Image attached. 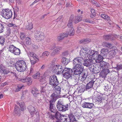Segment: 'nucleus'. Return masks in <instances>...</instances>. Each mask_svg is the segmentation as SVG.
I'll return each instance as SVG.
<instances>
[{
  "instance_id": "49530a36",
  "label": "nucleus",
  "mask_w": 122,
  "mask_h": 122,
  "mask_svg": "<svg viewBox=\"0 0 122 122\" xmlns=\"http://www.w3.org/2000/svg\"><path fill=\"white\" fill-rule=\"evenodd\" d=\"M33 27V24L30 23H29L28 25L26 26V29L27 30H30L32 29Z\"/></svg>"
},
{
  "instance_id": "bb28decb",
  "label": "nucleus",
  "mask_w": 122,
  "mask_h": 122,
  "mask_svg": "<svg viewBox=\"0 0 122 122\" xmlns=\"http://www.w3.org/2000/svg\"><path fill=\"white\" fill-rule=\"evenodd\" d=\"M7 11L8 10L7 9H6L4 10H3L1 12L2 15L3 17L7 19H8Z\"/></svg>"
},
{
  "instance_id": "f257e3e1",
  "label": "nucleus",
  "mask_w": 122,
  "mask_h": 122,
  "mask_svg": "<svg viewBox=\"0 0 122 122\" xmlns=\"http://www.w3.org/2000/svg\"><path fill=\"white\" fill-rule=\"evenodd\" d=\"M56 107L59 111L63 112L68 110L70 106L68 104L65 103L63 99H60L57 102Z\"/></svg>"
},
{
  "instance_id": "69168bd1",
  "label": "nucleus",
  "mask_w": 122,
  "mask_h": 122,
  "mask_svg": "<svg viewBox=\"0 0 122 122\" xmlns=\"http://www.w3.org/2000/svg\"><path fill=\"white\" fill-rule=\"evenodd\" d=\"M50 52L48 51H45L42 54V56H48L50 54Z\"/></svg>"
},
{
  "instance_id": "e2e57ef3",
  "label": "nucleus",
  "mask_w": 122,
  "mask_h": 122,
  "mask_svg": "<svg viewBox=\"0 0 122 122\" xmlns=\"http://www.w3.org/2000/svg\"><path fill=\"white\" fill-rule=\"evenodd\" d=\"M64 116L63 115V116L61 117V118H60V119L59 120H58L56 121V122H65V119H63V117H64Z\"/></svg>"
},
{
  "instance_id": "774afa93",
  "label": "nucleus",
  "mask_w": 122,
  "mask_h": 122,
  "mask_svg": "<svg viewBox=\"0 0 122 122\" xmlns=\"http://www.w3.org/2000/svg\"><path fill=\"white\" fill-rule=\"evenodd\" d=\"M63 118V119H65V122H70L69 118H66V116H64Z\"/></svg>"
},
{
  "instance_id": "412c9836",
  "label": "nucleus",
  "mask_w": 122,
  "mask_h": 122,
  "mask_svg": "<svg viewBox=\"0 0 122 122\" xmlns=\"http://www.w3.org/2000/svg\"><path fill=\"white\" fill-rule=\"evenodd\" d=\"M16 75L15 73L8 70V78H10V79H12L14 76L16 77Z\"/></svg>"
},
{
  "instance_id": "2eb2a0df",
  "label": "nucleus",
  "mask_w": 122,
  "mask_h": 122,
  "mask_svg": "<svg viewBox=\"0 0 122 122\" xmlns=\"http://www.w3.org/2000/svg\"><path fill=\"white\" fill-rule=\"evenodd\" d=\"M73 72L74 73L73 74V76H78V75L80 73L83 72V70L82 69H77L75 68H73Z\"/></svg>"
},
{
  "instance_id": "39448f33",
  "label": "nucleus",
  "mask_w": 122,
  "mask_h": 122,
  "mask_svg": "<svg viewBox=\"0 0 122 122\" xmlns=\"http://www.w3.org/2000/svg\"><path fill=\"white\" fill-rule=\"evenodd\" d=\"M28 55L30 57V59L32 65H34L39 61L38 56L33 52H30L28 53Z\"/></svg>"
},
{
  "instance_id": "a878e982",
  "label": "nucleus",
  "mask_w": 122,
  "mask_h": 122,
  "mask_svg": "<svg viewBox=\"0 0 122 122\" xmlns=\"http://www.w3.org/2000/svg\"><path fill=\"white\" fill-rule=\"evenodd\" d=\"M68 31L67 32L66 34H68V36L69 35L70 36H73L74 34L75 31L73 28H70L68 29Z\"/></svg>"
},
{
  "instance_id": "3c124183",
  "label": "nucleus",
  "mask_w": 122,
  "mask_h": 122,
  "mask_svg": "<svg viewBox=\"0 0 122 122\" xmlns=\"http://www.w3.org/2000/svg\"><path fill=\"white\" fill-rule=\"evenodd\" d=\"M91 51V53L90 54V57L91 56V57H93V56L95 54V55H97V51H94L93 50H90Z\"/></svg>"
},
{
  "instance_id": "37998d69",
  "label": "nucleus",
  "mask_w": 122,
  "mask_h": 122,
  "mask_svg": "<svg viewBox=\"0 0 122 122\" xmlns=\"http://www.w3.org/2000/svg\"><path fill=\"white\" fill-rule=\"evenodd\" d=\"M26 44L28 45H30L31 44V39L29 37H27L25 39Z\"/></svg>"
},
{
  "instance_id": "680f3d73",
  "label": "nucleus",
  "mask_w": 122,
  "mask_h": 122,
  "mask_svg": "<svg viewBox=\"0 0 122 122\" xmlns=\"http://www.w3.org/2000/svg\"><path fill=\"white\" fill-rule=\"evenodd\" d=\"M68 52L66 51L62 53V56L66 57L68 56Z\"/></svg>"
},
{
  "instance_id": "6ab92c4d",
  "label": "nucleus",
  "mask_w": 122,
  "mask_h": 122,
  "mask_svg": "<svg viewBox=\"0 0 122 122\" xmlns=\"http://www.w3.org/2000/svg\"><path fill=\"white\" fill-rule=\"evenodd\" d=\"M6 68L2 64L0 65V72L2 74H6L7 73Z\"/></svg>"
},
{
  "instance_id": "9b49d317",
  "label": "nucleus",
  "mask_w": 122,
  "mask_h": 122,
  "mask_svg": "<svg viewBox=\"0 0 122 122\" xmlns=\"http://www.w3.org/2000/svg\"><path fill=\"white\" fill-rule=\"evenodd\" d=\"M109 72L110 71L108 69H104L100 72L99 74V76L100 77L105 78Z\"/></svg>"
},
{
  "instance_id": "ddd939ff",
  "label": "nucleus",
  "mask_w": 122,
  "mask_h": 122,
  "mask_svg": "<svg viewBox=\"0 0 122 122\" xmlns=\"http://www.w3.org/2000/svg\"><path fill=\"white\" fill-rule=\"evenodd\" d=\"M68 117L70 120V122H78V119L77 118L76 116H74L72 113H70L68 115Z\"/></svg>"
},
{
  "instance_id": "8fccbe9b",
  "label": "nucleus",
  "mask_w": 122,
  "mask_h": 122,
  "mask_svg": "<svg viewBox=\"0 0 122 122\" xmlns=\"http://www.w3.org/2000/svg\"><path fill=\"white\" fill-rule=\"evenodd\" d=\"M91 12L92 13V14L90 15L91 17L93 18L96 15V13L95 10L93 9H91Z\"/></svg>"
},
{
  "instance_id": "c03bdc74",
  "label": "nucleus",
  "mask_w": 122,
  "mask_h": 122,
  "mask_svg": "<svg viewBox=\"0 0 122 122\" xmlns=\"http://www.w3.org/2000/svg\"><path fill=\"white\" fill-rule=\"evenodd\" d=\"M62 49V48L61 47L57 46L55 47L54 50L57 54L59 53V52L61 51Z\"/></svg>"
},
{
  "instance_id": "c9c22d12",
  "label": "nucleus",
  "mask_w": 122,
  "mask_h": 122,
  "mask_svg": "<svg viewBox=\"0 0 122 122\" xmlns=\"http://www.w3.org/2000/svg\"><path fill=\"white\" fill-rule=\"evenodd\" d=\"M63 115H61L60 113L57 111L56 112L55 115V117L57 120H59L60 118L63 116Z\"/></svg>"
},
{
  "instance_id": "9d476101",
  "label": "nucleus",
  "mask_w": 122,
  "mask_h": 122,
  "mask_svg": "<svg viewBox=\"0 0 122 122\" xmlns=\"http://www.w3.org/2000/svg\"><path fill=\"white\" fill-rule=\"evenodd\" d=\"M34 35L36 41H41L44 38V36L40 32H37L35 33Z\"/></svg>"
},
{
  "instance_id": "dca6fc26",
  "label": "nucleus",
  "mask_w": 122,
  "mask_h": 122,
  "mask_svg": "<svg viewBox=\"0 0 122 122\" xmlns=\"http://www.w3.org/2000/svg\"><path fill=\"white\" fill-rule=\"evenodd\" d=\"M81 50V52L82 51V55L84 57H87L88 55V49L87 48H86L85 46H83Z\"/></svg>"
},
{
  "instance_id": "0eeeda50",
  "label": "nucleus",
  "mask_w": 122,
  "mask_h": 122,
  "mask_svg": "<svg viewBox=\"0 0 122 122\" xmlns=\"http://www.w3.org/2000/svg\"><path fill=\"white\" fill-rule=\"evenodd\" d=\"M60 94L56 92L53 93L51 96V98L49 102L55 103L56 100L60 97Z\"/></svg>"
},
{
  "instance_id": "a211bd4d",
  "label": "nucleus",
  "mask_w": 122,
  "mask_h": 122,
  "mask_svg": "<svg viewBox=\"0 0 122 122\" xmlns=\"http://www.w3.org/2000/svg\"><path fill=\"white\" fill-rule=\"evenodd\" d=\"M63 69L62 66L60 65L57 66L56 65L55 69V71H56V72L58 74H60L62 73Z\"/></svg>"
},
{
  "instance_id": "7c9ffc66",
  "label": "nucleus",
  "mask_w": 122,
  "mask_h": 122,
  "mask_svg": "<svg viewBox=\"0 0 122 122\" xmlns=\"http://www.w3.org/2000/svg\"><path fill=\"white\" fill-rule=\"evenodd\" d=\"M43 84L45 85L44 86H41V93H43L45 92L48 89V86L46 85V83H44Z\"/></svg>"
},
{
  "instance_id": "473e14b6",
  "label": "nucleus",
  "mask_w": 122,
  "mask_h": 122,
  "mask_svg": "<svg viewBox=\"0 0 122 122\" xmlns=\"http://www.w3.org/2000/svg\"><path fill=\"white\" fill-rule=\"evenodd\" d=\"M72 20V18L71 17L69 19V22L67 25V26L68 27V29H69L70 28H71V27L73 28L72 23V22L73 21Z\"/></svg>"
},
{
  "instance_id": "f3484780",
  "label": "nucleus",
  "mask_w": 122,
  "mask_h": 122,
  "mask_svg": "<svg viewBox=\"0 0 122 122\" xmlns=\"http://www.w3.org/2000/svg\"><path fill=\"white\" fill-rule=\"evenodd\" d=\"M49 110L52 112L55 113L56 111V109L54 106H53L55 103L49 102Z\"/></svg>"
},
{
  "instance_id": "aec40b11",
  "label": "nucleus",
  "mask_w": 122,
  "mask_h": 122,
  "mask_svg": "<svg viewBox=\"0 0 122 122\" xmlns=\"http://www.w3.org/2000/svg\"><path fill=\"white\" fill-rule=\"evenodd\" d=\"M68 36V34L65 33H63L60 34L57 37V40L59 41H61L65 37Z\"/></svg>"
},
{
  "instance_id": "b1692460",
  "label": "nucleus",
  "mask_w": 122,
  "mask_h": 122,
  "mask_svg": "<svg viewBox=\"0 0 122 122\" xmlns=\"http://www.w3.org/2000/svg\"><path fill=\"white\" fill-rule=\"evenodd\" d=\"M70 62V60L65 57H63L62 58L61 63L64 65H66Z\"/></svg>"
},
{
  "instance_id": "c85d7f7f",
  "label": "nucleus",
  "mask_w": 122,
  "mask_h": 122,
  "mask_svg": "<svg viewBox=\"0 0 122 122\" xmlns=\"http://www.w3.org/2000/svg\"><path fill=\"white\" fill-rule=\"evenodd\" d=\"M100 67L102 68V69H105L107 67V63L104 61H102L99 62Z\"/></svg>"
},
{
  "instance_id": "f03ea898",
  "label": "nucleus",
  "mask_w": 122,
  "mask_h": 122,
  "mask_svg": "<svg viewBox=\"0 0 122 122\" xmlns=\"http://www.w3.org/2000/svg\"><path fill=\"white\" fill-rule=\"evenodd\" d=\"M15 68L18 71L22 72L25 71L27 65L25 62L23 60L17 61L15 64Z\"/></svg>"
},
{
  "instance_id": "393cba45",
  "label": "nucleus",
  "mask_w": 122,
  "mask_h": 122,
  "mask_svg": "<svg viewBox=\"0 0 122 122\" xmlns=\"http://www.w3.org/2000/svg\"><path fill=\"white\" fill-rule=\"evenodd\" d=\"M14 112L16 115L19 116L20 114V110L19 107L17 106H16L15 107Z\"/></svg>"
},
{
  "instance_id": "09e8293b",
  "label": "nucleus",
  "mask_w": 122,
  "mask_h": 122,
  "mask_svg": "<svg viewBox=\"0 0 122 122\" xmlns=\"http://www.w3.org/2000/svg\"><path fill=\"white\" fill-rule=\"evenodd\" d=\"M110 35V40H114L115 39V38H116L117 36V37H118L119 36V35H117L115 34H111Z\"/></svg>"
},
{
  "instance_id": "c756f323",
  "label": "nucleus",
  "mask_w": 122,
  "mask_h": 122,
  "mask_svg": "<svg viewBox=\"0 0 122 122\" xmlns=\"http://www.w3.org/2000/svg\"><path fill=\"white\" fill-rule=\"evenodd\" d=\"M52 87L54 88V90L56 91L55 92H56L58 94H60L61 88L59 86L56 85Z\"/></svg>"
},
{
  "instance_id": "e433bc0d",
  "label": "nucleus",
  "mask_w": 122,
  "mask_h": 122,
  "mask_svg": "<svg viewBox=\"0 0 122 122\" xmlns=\"http://www.w3.org/2000/svg\"><path fill=\"white\" fill-rule=\"evenodd\" d=\"M102 99L100 97H98L95 100V102L96 104H100L102 101Z\"/></svg>"
},
{
  "instance_id": "052dcab7",
  "label": "nucleus",
  "mask_w": 122,
  "mask_h": 122,
  "mask_svg": "<svg viewBox=\"0 0 122 122\" xmlns=\"http://www.w3.org/2000/svg\"><path fill=\"white\" fill-rule=\"evenodd\" d=\"M24 86H21L19 85H18L17 86V88L16 90V91L18 92L20 91L21 89L24 88Z\"/></svg>"
},
{
  "instance_id": "338daca9",
  "label": "nucleus",
  "mask_w": 122,
  "mask_h": 122,
  "mask_svg": "<svg viewBox=\"0 0 122 122\" xmlns=\"http://www.w3.org/2000/svg\"><path fill=\"white\" fill-rule=\"evenodd\" d=\"M47 116H48V118L50 119L53 120L55 117L54 116L51 114H47Z\"/></svg>"
},
{
  "instance_id": "4d7b16f0",
  "label": "nucleus",
  "mask_w": 122,
  "mask_h": 122,
  "mask_svg": "<svg viewBox=\"0 0 122 122\" xmlns=\"http://www.w3.org/2000/svg\"><path fill=\"white\" fill-rule=\"evenodd\" d=\"M5 38L2 36H0V44L2 45L4 43Z\"/></svg>"
},
{
  "instance_id": "1a4fd4ad",
  "label": "nucleus",
  "mask_w": 122,
  "mask_h": 122,
  "mask_svg": "<svg viewBox=\"0 0 122 122\" xmlns=\"http://www.w3.org/2000/svg\"><path fill=\"white\" fill-rule=\"evenodd\" d=\"M82 107L84 108L92 109L94 106L93 103H90L84 102L81 104Z\"/></svg>"
},
{
  "instance_id": "5fc2aeb1",
  "label": "nucleus",
  "mask_w": 122,
  "mask_h": 122,
  "mask_svg": "<svg viewBox=\"0 0 122 122\" xmlns=\"http://www.w3.org/2000/svg\"><path fill=\"white\" fill-rule=\"evenodd\" d=\"M76 60H77V61L78 62L80 63V64L82 63H81L82 62V61H83V59L82 57H77L75 58Z\"/></svg>"
},
{
  "instance_id": "2f4dec72",
  "label": "nucleus",
  "mask_w": 122,
  "mask_h": 122,
  "mask_svg": "<svg viewBox=\"0 0 122 122\" xmlns=\"http://www.w3.org/2000/svg\"><path fill=\"white\" fill-rule=\"evenodd\" d=\"M25 80L26 81V82L27 83L28 85H31L32 83V81L31 78L29 77H26L25 78Z\"/></svg>"
},
{
  "instance_id": "4be33fe9",
  "label": "nucleus",
  "mask_w": 122,
  "mask_h": 122,
  "mask_svg": "<svg viewBox=\"0 0 122 122\" xmlns=\"http://www.w3.org/2000/svg\"><path fill=\"white\" fill-rule=\"evenodd\" d=\"M109 50L106 49L105 48L101 49V51L100 54L101 55L103 56H105L107 55L109 53Z\"/></svg>"
},
{
  "instance_id": "7ed1b4c3",
  "label": "nucleus",
  "mask_w": 122,
  "mask_h": 122,
  "mask_svg": "<svg viewBox=\"0 0 122 122\" xmlns=\"http://www.w3.org/2000/svg\"><path fill=\"white\" fill-rule=\"evenodd\" d=\"M73 71L71 69L65 68L62 71V73L63 77L66 79L71 78Z\"/></svg>"
},
{
  "instance_id": "13d9d810",
  "label": "nucleus",
  "mask_w": 122,
  "mask_h": 122,
  "mask_svg": "<svg viewBox=\"0 0 122 122\" xmlns=\"http://www.w3.org/2000/svg\"><path fill=\"white\" fill-rule=\"evenodd\" d=\"M89 41L88 39H83L80 42V43H86L90 42Z\"/></svg>"
},
{
  "instance_id": "6e6552de",
  "label": "nucleus",
  "mask_w": 122,
  "mask_h": 122,
  "mask_svg": "<svg viewBox=\"0 0 122 122\" xmlns=\"http://www.w3.org/2000/svg\"><path fill=\"white\" fill-rule=\"evenodd\" d=\"M95 82L94 80H92L90 81L86 85V86L84 89L83 91H88L90 90V89L93 87V86ZM83 89L82 90L83 91Z\"/></svg>"
},
{
  "instance_id": "79ce46f5",
  "label": "nucleus",
  "mask_w": 122,
  "mask_h": 122,
  "mask_svg": "<svg viewBox=\"0 0 122 122\" xmlns=\"http://www.w3.org/2000/svg\"><path fill=\"white\" fill-rule=\"evenodd\" d=\"M17 104H19V105L21 108V111H23V109L25 107V103L24 102H22L20 103H19L18 102H17Z\"/></svg>"
},
{
  "instance_id": "72a5a7b5",
  "label": "nucleus",
  "mask_w": 122,
  "mask_h": 122,
  "mask_svg": "<svg viewBox=\"0 0 122 122\" xmlns=\"http://www.w3.org/2000/svg\"><path fill=\"white\" fill-rule=\"evenodd\" d=\"M104 56H103L102 55H101L100 54H99L97 57V59L96 60V62L99 63L102 61L103 59V57Z\"/></svg>"
},
{
  "instance_id": "f8f14e48",
  "label": "nucleus",
  "mask_w": 122,
  "mask_h": 122,
  "mask_svg": "<svg viewBox=\"0 0 122 122\" xmlns=\"http://www.w3.org/2000/svg\"><path fill=\"white\" fill-rule=\"evenodd\" d=\"M79 80L82 81H84L87 77L86 75L84 72H83L78 75Z\"/></svg>"
},
{
  "instance_id": "0e129e2a",
  "label": "nucleus",
  "mask_w": 122,
  "mask_h": 122,
  "mask_svg": "<svg viewBox=\"0 0 122 122\" xmlns=\"http://www.w3.org/2000/svg\"><path fill=\"white\" fill-rule=\"evenodd\" d=\"M110 35H106L103 36V38L106 41L110 39Z\"/></svg>"
},
{
  "instance_id": "864d4df0",
  "label": "nucleus",
  "mask_w": 122,
  "mask_h": 122,
  "mask_svg": "<svg viewBox=\"0 0 122 122\" xmlns=\"http://www.w3.org/2000/svg\"><path fill=\"white\" fill-rule=\"evenodd\" d=\"M4 26H5L4 25H3L2 24L0 23V33H2L4 31Z\"/></svg>"
},
{
  "instance_id": "cd10ccee",
  "label": "nucleus",
  "mask_w": 122,
  "mask_h": 122,
  "mask_svg": "<svg viewBox=\"0 0 122 122\" xmlns=\"http://www.w3.org/2000/svg\"><path fill=\"white\" fill-rule=\"evenodd\" d=\"M117 51V50L115 49L111 50L109 55V57L111 58L114 57L115 56L116 53Z\"/></svg>"
},
{
  "instance_id": "4c0bfd02",
  "label": "nucleus",
  "mask_w": 122,
  "mask_h": 122,
  "mask_svg": "<svg viewBox=\"0 0 122 122\" xmlns=\"http://www.w3.org/2000/svg\"><path fill=\"white\" fill-rule=\"evenodd\" d=\"M14 49V51L13 52V53L15 55H19L20 52V49L18 48H15Z\"/></svg>"
},
{
  "instance_id": "a18cd8bd",
  "label": "nucleus",
  "mask_w": 122,
  "mask_h": 122,
  "mask_svg": "<svg viewBox=\"0 0 122 122\" xmlns=\"http://www.w3.org/2000/svg\"><path fill=\"white\" fill-rule=\"evenodd\" d=\"M75 66H73V68L78 69H83V66L81 65H80V63L76 64L74 65Z\"/></svg>"
},
{
  "instance_id": "ea45409f",
  "label": "nucleus",
  "mask_w": 122,
  "mask_h": 122,
  "mask_svg": "<svg viewBox=\"0 0 122 122\" xmlns=\"http://www.w3.org/2000/svg\"><path fill=\"white\" fill-rule=\"evenodd\" d=\"M102 44L104 46L107 47L110 49L112 48V45L110 43H108L105 42H103Z\"/></svg>"
},
{
  "instance_id": "4468645a",
  "label": "nucleus",
  "mask_w": 122,
  "mask_h": 122,
  "mask_svg": "<svg viewBox=\"0 0 122 122\" xmlns=\"http://www.w3.org/2000/svg\"><path fill=\"white\" fill-rule=\"evenodd\" d=\"M27 108L32 117L33 116L34 114H36L37 113V111L36 110L34 107L32 106H28Z\"/></svg>"
},
{
  "instance_id": "de8ad7c7",
  "label": "nucleus",
  "mask_w": 122,
  "mask_h": 122,
  "mask_svg": "<svg viewBox=\"0 0 122 122\" xmlns=\"http://www.w3.org/2000/svg\"><path fill=\"white\" fill-rule=\"evenodd\" d=\"M16 48L13 45H10L9 47V50L10 52L13 53L14 51V49Z\"/></svg>"
},
{
  "instance_id": "603ef678",
  "label": "nucleus",
  "mask_w": 122,
  "mask_h": 122,
  "mask_svg": "<svg viewBox=\"0 0 122 122\" xmlns=\"http://www.w3.org/2000/svg\"><path fill=\"white\" fill-rule=\"evenodd\" d=\"M40 76V74L39 72L36 73L35 75H33L32 77L33 78L37 79Z\"/></svg>"
},
{
  "instance_id": "20e7f679",
  "label": "nucleus",
  "mask_w": 122,
  "mask_h": 122,
  "mask_svg": "<svg viewBox=\"0 0 122 122\" xmlns=\"http://www.w3.org/2000/svg\"><path fill=\"white\" fill-rule=\"evenodd\" d=\"M31 92L34 97H37L38 100L42 101L43 99L44 95L40 94L39 91L37 88H32Z\"/></svg>"
},
{
  "instance_id": "6e6d98bb",
  "label": "nucleus",
  "mask_w": 122,
  "mask_h": 122,
  "mask_svg": "<svg viewBox=\"0 0 122 122\" xmlns=\"http://www.w3.org/2000/svg\"><path fill=\"white\" fill-rule=\"evenodd\" d=\"M76 60H77V61L78 62L80 63V64L82 63H81L82 62V61H83V59L82 57H77L75 58Z\"/></svg>"
},
{
  "instance_id": "58836bf2",
  "label": "nucleus",
  "mask_w": 122,
  "mask_h": 122,
  "mask_svg": "<svg viewBox=\"0 0 122 122\" xmlns=\"http://www.w3.org/2000/svg\"><path fill=\"white\" fill-rule=\"evenodd\" d=\"M90 72L93 74H96L98 73L99 71L97 70V69L96 67H94L92 69L90 70Z\"/></svg>"
},
{
  "instance_id": "bf43d9fd",
  "label": "nucleus",
  "mask_w": 122,
  "mask_h": 122,
  "mask_svg": "<svg viewBox=\"0 0 122 122\" xmlns=\"http://www.w3.org/2000/svg\"><path fill=\"white\" fill-rule=\"evenodd\" d=\"M12 15V12L11 10L8 9V19L11 18Z\"/></svg>"
},
{
  "instance_id": "a19ab883",
  "label": "nucleus",
  "mask_w": 122,
  "mask_h": 122,
  "mask_svg": "<svg viewBox=\"0 0 122 122\" xmlns=\"http://www.w3.org/2000/svg\"><path fill=\"white\" fill-rule=\"evenodd\" d=\"M101 16L103 18L105 19H106L107 20H111V19H110V17L105 14H102L101 15Z\"/></svg>"
},
{
  "instance_id": "5701e85b",
  "label": "nucleus",
  "mask_w": 122,
  "mask_h": 122,
  "mask_svg": "<svg viewBox=\"0 0 122 122\" xmlns=\"http://www.w3.org/2000/svg\"><path fill=\"white\" fill-rule=\"evenodd\" d=\"M92 60L91 59H89V58L88 59H87L84 60L83 62V65L84 66H85L86 67L88 66L89 65H90L92 62Z\"/></svg>"
},
{
  "instance_id": "f704fd0d",
  "label": "nucleus",
  "mask_w": 122,
  "mask_h": 122,
  "mask_svg": "<svg viewBox=\"0 0 122 122\" xmlns=\"http://www.w3.org/2000/svg\"><path fill=\"white\" fill-rule=\"evenodd\" d=\"M10 61H9V63H8V64L9 65L8 66L10 67H12L13 66H14V65L15 64V63L14 61V60L13 58L9 59Z\"/></svg>"
},
{
  "instance_id": "423d86ee",
  "label": "nucleus",
  "mask_w": 122,
  "mask_h": 122,
  "mask_svg": "<svg viewBox=\"0 0 122 122\" xmlns=\"http://www.w3.org/2000/svg\"><path fill=\"white\" fill-rule=\"evenodd\" d=\"M49 80V84L52 87L57 85L59 83L56 76L55 75L50 76Z\"/></svg>"
}]
</instances>
